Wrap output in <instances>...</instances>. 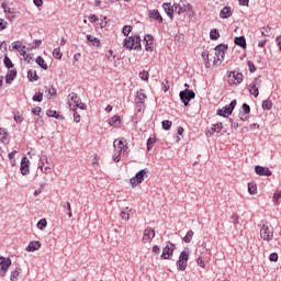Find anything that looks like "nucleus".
<instances>
[{
	"label": "nucleus",
	"mask_w": 281,
	"mask_h": 281,
	"mask_svg": "<svg viewBox=\"0 0 281 281\" xmlns=\"http://www.w3.org/2000/svg\"><path fill=\"white\" fill-rule=\"evenodd\" d=\"M87 41L91 43L94 47H100V41L98 40V37L93 35H87Z\"/></svg>",
	"instance_id": "nucleus-29"
},
{
	"label": "nucleus",
	"mask_w": 281,
	"mask_h": 281,
	"mask_svg": "<svg viewBox=\"0 0 281 281\" xmlns=\"http://www.w3.org/2000/svg\"><path fill=\"white\" fill-rule=\"evenodd\" d=\"M37 229H45V227H47V220L46 218H42L37 222Z\"/></svg>",
	"instance_id": "nucleus-40"
},
{
	"label": "nucleus",
	"mask_w": 281,
	"mask_h": 281,
	"mask_svg": "<svg viewBox=\"0 0 281 281\" xmlns=\"http://www.w3.org/2000/svg\"><path fill=\"white\" fill-rule=\"evenodd\" d=\"M202 58L204 60V67L210 68L212 66L211 63H210V52L204 50L202 53Z\"/></svg>",
	"instance_id": "nucleus-27"
},
{
	"label": "nucleus",
	"mask_w": 281,
	"mask_h": 281,
	"mask_svg": "<svg viewBox=\"0 0 281 281\" xmlns=\"http://www.w3.org/2000/svg\"><path fill=\"white\" fill-rule=\"evenodd\" d=\"M46 115L48 117H55V120H60V114L56 110H47Z\"/></svg>",
	"instance_id": "nucleus-34"
},
{
	"label": "nucleus",
	"mask_w": 281,
	"mask_h": 281,
	"mask_svg": "<svg viewBox=\"0 0 281 281\" xmlns=\"http://www.w3.org/2000/svg\"><path fill=\"white\" fill-rule=\"evenodd\" d=\"M146 175H148V169H142L135 175V177L131 178L130 183L132 188H137V186H140V183H144Z\"/></svg>",
	"instance_id": "nucleus-5"
},
{
	"label": "nucleus",
	"mask_w": 281,
	"mask_h": 281,
	"mask_svg": "<svg viewBox=\"0 0 281 281\" xmlns=\"http://www.w3.org/2000/svg\"><path fill=\"white\" fill-rule=\"evenodd\" d=\"M234 43L238 47H241V49H247V40L245 38V36L235 37Z\"/></svg>",
	"instance_id": "nucleus-18"
},
{
	"label": "nucleus",
	"mask_w": 281,
	"mask_h": 281,
	"mask_svg": "<svg viewBox=\"0 0 281 281\" xmlns=\"http://www.w3.org/2000/svg\"><path fill=\"white\" fill-rule=\"evenodd\" d=\"M274 203H278V201L281 199V191H276L272 196Z\"/></svg>",
	"instance_id": "nucleus-56"
},
{
	"label": "nucleus",
	"mask_w": 281,
	"mask_h": 281,
	"mask_svg": "<svg viewBox=\"0 0 281 281\" xmlns=\"http://www.w3.org/2000/svg\"><path fill=\"white\" fill-rule=\"evenodd\" d=\"M35 63L36 65H38V67H41V69H44V71H47L48 69V66L47 64L45 63V59L41 56H38L36 59H35Z\"/></svg>",
	"instance_id": "nucleus-26"
},
{
	"label": "nucleus",
	"mask_w": 281,
	"mask_h": 281,
	"mask_svg": "<svg viewBox=\"0 0 281 281\" xmlns=\"http://www.w3.org/2000/svg\"><path fill=\"white\" fill-rule=\"evenodd\" d=\"M121 218H122L123 221H128V218H130L128 212L122 211V212H121Z\"/></svg>",
	"instance_id": "nucleus-62"
},
{
	"label": "nucleus",
	"mask_w": 281,
	"mask_h": 281,
	"mask_svg": "<svg viewBox=\"0 0 281 281\" xmlns=\"http://www.w3.org/2000/svg\"><path fill=\"white\" fill-rule=\"evenodd\" d=\"M75 106H77L78 109H81V111H87V104L82 102H78Z\"/></svg>",
	"instance_id": "nucleus-64"
},
{
	"label": "nucleus",
	"mask_w": 281,
	"mask_h": 281,
	"mask_svg": "<svg viewBox=\"0 0 281 281\" xmlns=\"http://www.w3.org/2000/svg\"><path fill=\"white\" fill-rule=\"evenodd\" d=\"M1 8L4 10V12H8L9 14H12V9H10V7H8V4L5 2H2Z\"/></svg>",
	"instance_id": "nucleus-58"
},
{
	"label": "nucleus",
	"mask_w": 281,
	"mask_h": 281,
	"mask_svg": "<svg viewBox=\"0 0 281 281\" xmlns=\"http://www.w3.org/2000/svg\"><path fill=\"white\" fill-rule=\"evenodd\" d=\"M27 78L30 82H36V80H38V75L36 74V70H29Z\"/></svg>",
	"instance_id": "nucleus-28"
},
{
	"label": "nucleus",
	"mask_w": 281,
	"mask_h": 281,
	"mask_svg": "<svg viewBox=\"0 0 281 281\" xmlns=\"http://www.w3.org/2000/svg\"><path fill=\"white\" fill-rule=\"evenodd\" d=\"M232 110H229V106H224L222 110L218 109L217 110V115H220L221 117H227V115H232Z\"/></svg>",
	"instance_id": "nucleus-25"
},
{
	"label": "nucleus",
	"mask_w": 281,
	"mask_h": 281,
	"mask_svg": "<svg viewBox=\"0 0 281 281\" xmlns=\"http://www.w3.org/2000/svg\"><path fill=\"white\" fill-rule=\"evenodd\" d=\"M156 142L157 139H155L154 137H149L147 139V150H153V146H155Z\"/></svg>",
	"instance_id": "nucleus-43"
},
{
	"label": "nucleus",
	"mask_w": 281,
	"mask_h": 281,
	"mask_svg": "<svg viewBox=\"0 0 281 281\" xmlns=\"http://www.w3.org/2000/svg\"><path fill=\"white\" fill-rule=\"evenodd\" d=\"M172 8H173V12H177V14H182V11H180V10H183L181 4L173 3Z\"/></svg>",
	"instance_id": "nucleus-52"
},
{
	"label": "nucleus",
	"mask_w": 281,
	"mask_h": 281,
	"mask_svg": "<svg viewBox=\"0 0 281 281\" xmlns=\"http://www.w3.org/2000/svg\"><path fill=\"white\" fill-rule=\"evenodd\" d=\"M223 131V123L218 122L212 125L210 135H214L215 133H221Z\"/></svg>",
	"instance_id": "nucleus-24"
},
{
	"label": "nucleus",
	"mask_w": 281,
	"mask_h": 281,
	"mask_svg": "<svg viewBox=\"0 0 281 281\" xmlns=\"http://www.w3.org/2000/svg\"><path fill=\"white\" fill-rule=\"evenodd\" d=\"M74 122H76V124H78L80 122V115L78 112H76V106H74Z\"/></svg>",
	"instance_id": "nucleus-59"
},
{
	"label": "nucleus",
	"mask_w": 281,
	"mask_h": 281,
	"mask_svg": "<svg viewBox=\"0 0 281 281\" xmlns=\"http://www.w3.org/2000/svg\"><path fill=\"white\" fill-rule=\"evenodd\" d=\"M3 64H4V67H7V69L14 68V64L12 63V59H10V57H8V56H4Z\"/></svg>",
	"instance_id": "nucleus-35"
},
{
	"label": "nucleus",
	"mask_w": 281,
	"mask_h": 281,
	"mask_svg": "<svg viewBox=\"0 0 281 281\" xmlns=\"http://www.w3.org/2000/svg\"><path fill=\"white\" fill-rule=\"evenodd\" d=\"M16 69H10L5 75V83L12 85V81L16 78Z\"/></svg>",
	"instance_id": "nucleus-17"
},
{
	"label": "nucleus",
	"mask_w": 281,
	"mask_h": 281,
	"mask_svg": "<svg viewBox=\"0 0 281 281\" xmlns=\"http://www.w3.org/2000/svg\"><path fill=\"white\" fill-rule=\"evenodd\" d=\"M180 12H182V14L183 12H192V4L188 2L183 3L182 9H180Z\"/></svg>",
	"instance_id": "nucleus-42"
},
{
	"label": "nucleus",
	"mask_w": 281,
	"mask_h": 281,
	"mask_svg": "<svg viewBox=\"0 0 281 281\" xmlns=\"http://www.w3.org/2000/svg\"><path fill=\"white\" fill-rule=\"evenodd\" d=\"M110 126H113L114 128H120L122 125V121L120 120V115H114L109 120Z\"/></svg>",
	"instance_id": "nucleus-19"
},
{
	"label": "nucleus",
	"mask_w": 281,
	"mask_h": 281,
	"mask_svg": "<svg viewBox=\"0 0 281 281\" xmlns=\"http://www.w3.org/2000/svg\"><path fill=\"white\" fill-rule=\"evenodd\" d=\"M21 276V269H15L11 271L10 281H16V278Z\"/></svg>",
	"instance_id": "nucleus-38"
},
{
	"label": "nucleus",
	"mask_w": 281,
	"mask_h": 281,
	"mask_svg": "<svg viewBox=\"0 0 281 281\" xmlns=\"http://www.w3.org/2000/svg\"><path fill=\"white\" fill-rule=\"evenodd\" d=\"M149 19L158 21V23H164V18L161 16V13H159V10L157 9L149 10Z\"/></svg>",
	"instance_id": "nucleus-14"
},
{
	"label": "nucleus",
	"mask_w": 281,
	"mask_h": 281,
	"mask_svg": "<svg viewBox=\"0 0 281 281\" xmlns=\"http://www.w3.org/2000/svg\"><path fill=\"white\" fill-rule=\"evenodd\" d=\"M131 32H133V26L131 25H124L122 33L124 34V36H128V34H131Z\"/></svg>",
	"instance_id": "nucleus-46"
},
{
	"label": "nucleus",
	"mask_w": 281,
	"mask_h": 281,
	"mask_svg": "<svg viewBox=\"0 0 281 281\" xmlns=\"http://www.w3.org/2000/svg\"><path fill=\"white\" fill-rule=\"evenodd\" d=\"M261 82L262 81L259 78H255L252 82L248 86L249 94L254 95V98H258V95H260L258 87H260Z\"/></svg>",
	"instance_id": "nucleus-8"
},
{
	"label": "nucleus",
	"mask_w": 281,
	"mask_h": 281,
	"mask_svg": "<svg viewBox=\"0 0 281 281\" xmlns=\"http://www.w3.org/2000/svg\"><path fill=\"white\" fill-rule=\"evenodd\" d=\"M248 192L252 195L256 194V192H258V187H256V184L248 183Z\"/></svg>",
	"instance_id": "nucleus-47"
},
{
	"label": "nucleus",
	"mask_w": 281,
	"mask_h": 281,
	"mask_svg": "<svg viewBox=\"0 0 281 281\" xmlns=\"http://www.w3.org/2000/svg\"><path fill=\"white\" fill-rule=\"evenodd\" d=\"M247 66L249 68L250 74H256L257 68H256V65L254 64V61L248 60Z\"/></svg>",
	"instance_id": "nucleus-50"
},
{
	"label": "nucleus",
	"mask_w": 281,
	"mask_h": 281,
	"mask_svg": "<svg viewBox=\"0 0 281 281\" xmlns=\"http://www.w3.org/2000/svg\"><path fill=\"white\" fill-rule=\"evenodd\" d=\"M210 38L211 41H218V38H221V33L218 32V30L216 29L211 30Z\"/></svg>",
	"instance_id": "nucleus-31"
},
{
	"label": "nucleus",
	"mask_w": 281,
	"mask_h": 281,
	"mask_svg": "<svg viewBox=\"0 0 281 281\" xmlns=\"http://www.w3.org/2000/svg\"><path fill=\"white\" fill-rule=\"evenodd\" d=\"M148 77H149L148 71L143 70V71L139 72V78H140V80L147 81V80H148Z\"/></svg>",
	"instance_id": "nucleus-54"
},
{
	"label": "nucleus",
	"mask_w": 281,
	"mask_h": 281,
	"mask_svg": "<svg viewBox=\"0 0 281 281\" xmlns=\"http://www.w3.org/2000/svg\"><path fill=\"white\" fill-rule=\"evenodd\" d=\"M164 131H170L172 128V121L165 120L161 122Z\"/></svg>",
	"instance_id": "nucleus-41"
},
{
	"label": "nucleus",
	"mask_w": 281,
	"mask_h": 281,
	"mask_svg": "<svg viewBox=\"0 0 281 281\" xmlns=\"http://www.w3.org/2000/svg\"><path fill=\"white\" fill-rule=\"evenodd\" d=\"M239 119L241 120V122H247V120H249V114L239 112Z\"/></svg>",
	"instance_id": "nucleus-60"
},
{
	"label": "nucleus",
	"mask_w": 281,
	"mask_h": 281,
	"mask_svg": "<svg viewBox=\"0 0 281 281\" xmlns=\"http://www.w3.org/2000/svg\"><path fill=\"white\" fill-rule=\"evenodd\" d=\"M114 148H115V150H117V153H123V155H124V153H126V148H128V147H126V145H124V142L122 139H116V140H114Z\"/></svg>",
	"instance_id": "nucleus-15"
},
{
	"label": "nucleus",
	"mask_w": 281,
	"mask_h": 281,
	"mask_svg": "<svg viewBox=\"0 0 281 281\" xmlns=\"http://www.w3.org/2000/svg\"><path fill=\"white\" fill-rule=\"evenodd\" d=\"M258 227L260 228V238H262V240L267 243L273 240V226H271V223L261 221Z\"/></svg>",
	"instance_id": "nucleus-1"
},
{
	"label": "nucleus",
	"mask_w": 281,
	"mask_h": 281,
	"mask_svg": "<svg viewBox=\"0 0 281 281\" xmlns=\"http://www.w3.org/2000/svg\"><path fill=\"white\" fill-rule=\"evenodd\" d=\"M263 111H271L273 109V102L271 100H265L261 104Z\"/></svg>",
	"instance_id": "nucleus-30"
},
{
	"label": "nucleus",
	"mask_w": 281,
	"mask_h": 281,
	"mask_svg": "<svg viewBox=\"0 0 281 281\" xmlns=\"http://www.w3.org/2000/svg\"><path fill=\"white\" fill-rule=\"evenodd\" d=\"M255 172L259 177H271V175H273L269 167H262L260 165L255 166Z\"/></svg>",
	"instance_id": "nucleus-11"
},
{
	"label": "nucleus",
	"mask_w": 281,
	"mask_h": 281,
	"mask_svg": "<svg viewBox=\"0 0 281 281\" xmlns=\"http://www.w3.org/2000/svg\"><path fill=\"white\" fill-rule=\"evenodd\" d=\"M190 258V252L188 250H182L180 252L179 259L176 262L178 271H186L188 269V260Z\"/></svg>",
	"instance_id": "nucleus-3"
},
{
	"label": "nucleus",
	"mask_w": 281,
	"mask_h": 281,
	"mask_svg": "<svg viewBox=\"0 0 281 281\" xmlns=\"http://www.w3.org/2000/svg\"><path fill=\"white\" fill-rule=\"evenodd\" d=\"M214 49L215 56L213 63H223L225 60V52L229 49V46H227V44H218Z\"/></svg>",
	"instance_id": "nucleus-4"
},
{
	"label": "nucleus",
	"mask_w": 281,
	"mask_h": 281,
	"mask_svg": "<svg viewBox=\"0 0 281 281\" xmlns=\"http://www.w3.org/2000/svg\"><path fill=\"white\" fill-rule=\"evenodd\" d=\"M33 102H43V93L42 92H36L33 98Z\"/></svg>",
	"instance_id": "nucleus-45"
},
{
	"label": "nucleus",
	"mask_w": 281,
	"mask_h": 281,
	"mask_svg": "<svg viewBox=\"0 0 281 281\" xmlns=\"http://www.w3.org/2000/svg\"><path fill=\"white\" fill-rule=\"evenodd\" d=\"M179 95L184 106H188L190 104V100H194V98H196V93H194V90L190 89H184L180 91Z\"/></svg>",
	"instance_id": "nucleus-6"
},
{
	"label": "nucleus",
	"mask_w": 281,
	"mask_h": 281,
	"mask_svg": "<svg viewBox=\"0 0 281 281\" xmlns=\"http://www.w3.org/2000/svg\"><path fill=\"white\" fill-rule=\"evenodd\" d=\"M145 49L146 52H153V35H145Z\"/></svg>",
	"instance_id": "nucleus-20"
},
{
	"label": "nucleus",
	"mask_w": 281,
	"mask_h": 281,
	"mask_svg": "<svg viewBox=\"0 0 281 281\" xmlns=\"http://www.w3.org/2000/svg\"><path fill=\"white\" fill-rule=\"evenodd\" d=\"M146 98L144 90L138 91L135 97L136 104H144V102H146Z\"/></svg>",
	"instance_id": "nucleus-22"
},
{
	"label": "nucleus",
	"mask_w": 281,
	"mask_h": 281,
	"mask_svg": "<svg viewBox=\"0 0 281 281\" xmlns=\"http://www.w3.org/2000/svg\"><path fill=\"white\" fill-rule=\"evenodd\" d=\"M269 260L270 262H278V254L277 252L270 254Z\"/></svg>",
	"instance_id": "nucleus-57"
},
{
	"label": "nucleus",
	"mask_w": 281,
	"mask_h": 281,
	"mask_svg": "<svg viewBox=\"0 0 281 281\" xmlns=\"http://www.w3.org/2000/svg\"><path fill=\"white\" fill-rule=\"evenodd\" d=\"M155 238V229L147 227L143 234V243H150Z\"/></svg>",
	"instance_id": "nucleus-13"
},
{
	"label": "nucleus",
	"mask_w": 281,
	"mask_h": 281,
	"mask_svg": "<svg viewBox=\"0 0 281 281\" xmlns=\"http://www.w3.org/2000/svg\"><path fill=\"white\" fill-rule=\"evenodd\" d=\"M53 56H54V58H56V60H60V58H63V53H60L59 48H55L53 50Z\"/></svg>",
	"instance_id": "nucleus-48"
},
{
	"label": "nucleus",
	"mask_w": 281,
	"mask_h": 281,
	"mask_svg": "<svg viewBox=\"0 0 281 281\" xmlns=\"http://www.w3.org/2000/svg\"><path fill=\"white\" fill-rule=\"evenodd\" d=\"M0 135L2 144H5V142H8V132L5 131V128L0 127Z\"/></svg>",
	"instance_id": "nucleus-39"
},
{
	"label": "nucleus",
	"mask_w": 281,
	"mask_h": 281,
	"mask_svg": "<svg viewBox=\"0 0 281 281\" xmlns=\"http://www.w3.org/2000/svg\"><path fill=\"white\" fill-rule=\"evenodd\" d=\"M261 35L262 36H271V27L270 26H263L261 29Z\"/></svg>",
	"instance_id": "nucleus-44"
},
{
	"label": "nucleus",
	"mask_w": 281,
	"mask_h": 281,
	"mask_svg": "<svg viewBox=\"0 0 281 281\" xmlns=\"http://www.w3.org/2000/svg\"><path fill=\"white\" fill-rule=\"evenodd\" d=\"M68 100H71V102H75V104H77L78 102H80V97H78V93L71 92L70 94H68Z\"/></svg>",
	"instance_id": "nucleus-37"
},
{
	"label": "nucleus",
	"mask_w": 281,
	"mask_h": 281,
	"mask_svg": "<svg viewBox=\"0 0 281 281\" xmlns=\"http://www.w3.org/2000/svg\"><path fill=\"white\" fill-rule=\"evenodd\" d=\"M10 267H12V260L10 258L0 257V276L4 277Z\"/></svg>",
	"instance_id": "nucleus-9"
},
{
	"label": "nucleus",
	"mask_w": 281,
	"mask_h": 281,
	"mask_svg": "<svg viewBox=\"0 0 281 281\" xmlns=\"http://www.w3.org/2000/svg\"><path fill=\"white\" fill-rule=\"evenodd\" d=\"M43 45V41L42 40H35L33 41V43L31 44V49H38V46Z\"/></svg>",
	"instance_id": "nucleus-49"
},
{
	"label": "nucleus",
	"mask_w": 281,
	"mask_h": 281,
	"mask_svg": "<svg viewBox=\"0 0 281 281\" xmlns=\"http://www.w3.org/2000/svg\"><path fill=\"white\" fill-rule=\"evenodd\" d=\"M162 9L165 10L169 19H175V9L172 8V5H170V3L168 2L162 3Z\"/></svg>",
	"instance_id": "nucleus-16"
},
{
	"label": "nucleus",
	"mask_w": 281,
	"mask_h": 281,
	"mask_svg": "<svg viewBox=\"0 0 281 281\" xmlns=\"http://www.w3.org/2000/svg\"><path fill=\"white\" fill-rule=\"evenodd\" d=\"M244 80V76L241 72H238V70H233L228 74V85L232 87L233 85H235L236 87H238V85H240V82H243Z\"/></svg>",
	"instance_id": "nucleus-7"
},
{
	"label": "nucleus",
	"mask_w": 281,
	"mask_h": 281,
	"mask_svg": "<svg viewBox=\"0 0 281 281\" xmlns=\"http://www.w3.org/2000/svg\"><path fill=\"white\" fill-rule=\"evenodd\" d=\"M240 113H246L249 115V113H251V108L249 106V104L244 103L241 106V112Z\"/></svg>",
	"instance_id": "nucleus-51"
},
{
	"label": "nucleus",
	"mask_w": 281,
	"mask_h": 281,
	"mask_svg": "<svg viewBox=\"0 0 281 281\" xmlns=\"http://www.w3.org/2000/svg\"><path fill=\"white\" fill-rule=\"evenodd\" d=\"M26 251H38L41 249V241H30Z\"/></svg>",
	"instance_id": "nucleus-21"
},
{
	"label": "nucleus",
	"mask_w": 281,
	"mask_h": 281,
	"mask_svg": "<svg viewBox=\"0 0 281 281\" xmlns=\"http://www.w3.org/2000/svg\"><path fill=\"white\" fill-rule=\"evenodd\" d=\"M192 238H194V232L192 229L188 231L186 236L183 237L184 243H192Z\"/></svg>",
	"instance_id": "nucleus-33"
},
{
	"label": "nucleus",
	"mask_w": 281,
	"mask_h": 281,
	"mask_svg": "<svg viewBox=\"0 0 281 281\" xmlns=\"http://www.w3.org/2000/svg\"><path fill=\"white\" fill-rule=\"evenodd\" d=\"M20 171L23 177L30 175V160L25 156L21 160Z\"/></svg>",
	"instance_id": "nucleus-12"
},
{
	"label": "nucleus",
	"mask_w": 281,
	"mask_h": 281,
	"mask_svg": "<svg viewBox=\"0 0 281 281\" xmlns=\"http://www.w3.org/2000/svg\"><path fill=\"white\" fill-rule=\"evenodd\" d=\"M45 164H49V160L47 159V156L41 155L40 156V164H38L40 170H43V168L45 167Z\"/></svg>",
	"instance_id": "nucleus-32"
},
{
	"label": "nucleus",
	"mask_w": 281,
	"mask_h": 281,
	"mask_svg": "<svg viewBox=\"0 0 281 281\" xmlns=\"http://www.w3.org/2000/svg\"><path fill=\"white\" fill-rule=\"evenodd\" d=\"M19 42L13 43V49H18L21 52V49H25V46H21V44H18Z\"/></svg>",
	"instance_id": "nucleus-63"
},
{
	"label": "nucleus",
	"mask_w": 281,
	"mask_h": 281,
	"mask_svg": "<svg viewBox=\"0 0 281 281\" xmlns=\"http://www.w3.org/2000/svg\"><path fill=\"white\" fill-rule=\"evenodd\" d=\"M14 122H16V124H21V122H23V115H21V113H15L14 114Z\"/></svg>",
	"instance_id": "nucleus-53"
},
{
	"label": "nucleus",
	"mask_w": 281,
	"mask_h": 281,
	"mask_svg": "<svg viewBox=\"0 0 281 281\" xmlns=\"http://www.w3.org/2000/svg\"><path fill=\"white\" fill-rule=\"evenodd\" d=\"M120 155H122V153H117V154H114L113 156H112V159H113V161L115 162V164H119V161L122 159V157L120 156Z\"/></svg>",
	"instance_id": "nucleus-61"
},
{
	"label": "nucleus",
	"mask_w": 281,
	"mask_h": 281,
	"mask_svg": "<svg viewBox=\"0 0 281 281\" xmlns=\"http://www.w3.org/2000/svg\"><path fill=\"white\" fill-rule=\"evenodd\" d=\"M123 47L139 52L142 49V37L139 35L126 37L123 42Z\"/></svg>",
	"instance_id": "nucleus-2"
},
{
	"label": "nucleus",
	"mask_w": 281,
	"mask_h": 281,
	"mask_svg": "<svg viewBox=\"0 0 281 281\" xmlns=\"http://www.w3.org/2000/svg\"><path fill=\"white\" fill-rule=\"evenodd\" d=\"M175 254V244L169 243L164 249L161 254L162 260H170V257Z\"/></svg>",
	"instance_id": "nucleus-10"
},
{
	"label": "nucleus",
	"mask_w": 281,
	"mask_h": 281,
	"mask_svg": "<svg viewBox=\"0 0 281 281\" xmlns=\"http://www.w3.org/2000/svg\"><path fill=\"white\" fill-rule=\"evenodd\" d=\"M63 207H64L65 210H67V216H68L69 218H71V216H74V213L71 212V203L65 202V203L63 204Z\"/></svg>",
	"instance_id": "nucleus-36"
},
{
	"label": "nucleus",
	"mask_w": 281,
	"mask_h": 281,
	"mask_svg": "<svg viewBox=\"0 0 281 281\" xmlns=\"http://www.w3.org/2000/svg\"><path fill=\"white\" fill-rule=\"evenodd\" d=\"M108 60H110V63H113V60H115V55L113 54V52L110 49L108 52V54L105 55Z\"/></svg>",
	"instance_id": "nucleus-55"
},
{
	"label": "nucleus",
	"mask_w": 281,
	"mask_h": 281,
	"mask_svg": "<svg viewBox=\"0 0 281 281\" xmlns=\"http://www.w3.org/2000/svg\"><path fill=\"white\" fill-rule=\"evenodd\" d=\"M221 19H229L232 16V7H224L220 12Z\"/></svg>",
	"instance_id": "nucleus-23"
}]
</instances>
